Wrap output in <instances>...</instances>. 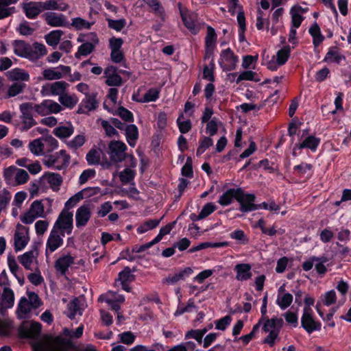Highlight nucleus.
<instances>
[{"label":"nucleus","instance_id":"f257e3e1","mask_svg":"<svg viewBox=\"0 0 351 351\" xmlns=\"http://www.w3.org/2000/svg\"><path fill=\"white\" fill-rule=\"evenodd\" d=\"M70 162V156L64 149L54 154H45L43 164L48 167L62 170L66 168Z\"/></svg>","mask_w":351,"mask_h":351},{"label":"nucleus","instance_id":"f03ea898","mask_svg":"<svg viewBox=\"0 0 351 351\" xmlns=\"http://www.w3.org/2000/svg\"><path fill=\"white\" fill-rule=\"evenodd\" d=\"M283 319L282 318H272L267 319L263 325V330L266 332H269L267 337L265 339L264 342L273 346L275 339L278 337L280 330L283 325Z\"/></svg>","mask_w":351,"mask_h":351},{"label":"nucleus","instance_id":"7ed1b4c3","mask_svg":"<svg viewBox=\"0 0 351 351\" xmlns=\"http://www.w3.org/2000/svg\"><path fill=\"white\" fill-rule=\"evenodd\" d=\"M237 201L240 204V210L247 213L261 208V205L254 204L256 197L254 194L245 193L241 188H237Z\"/></svg>","mask_w":351,"mask_h":351},{"label":"nucleus","instance_id":"20e7f679","mask_svg":"<svg viewBox=\"0 0 351 351\" xmlns=\"http://www.w3.org/2000/svg\"><path fill=\"white\" fill-rule=\"evenodd\" d=\"M52 229L59 232H65L71 234L73 230V213L63 209L59 215Z\"/></svg>","mask_w":351,"mask_h":351},{"label":"nucleus","instance_id":"39448f33","mask_svg":"<svg viewBox=\"0 0 351 351\" xmlns=\"http://www.w3.org/2000/svg\"><path fill=\"white\" fill-rule=\"evenodd\" d=\"M126 145L121 141H112L108 144V154L111 160L120 162L126 158Z\"/></svg>","mask_w":351,"mask_h":351},{"label":"nucleus","instance_id":"423d86ee","mask_svg":"<svg viewBox=\"0 0 351 351\" xmlns=\"http://www.w3.org/2000/svg\"><path fill=\"white\" fill-rule=\"evenodd\" d=\"M19 109L21 113V119L22 130L27 131L37 124L32 116V103L26 102L20 105Z\"/></svg>","mask_w":351,"mask_h":351},{"label":"nucleus","instance_id":"0eeeda50","mask_svg":"<svg viewBox=\"0 0 351 351\" xmlns=\"http://www.w3.org/2000/svg\"><path fill=\"white\" fill-rule=\"evenodd\" d=\"M45 207L41 201L36 200L23 217L21 221L25 224L32 223L36 218L44 216Z\"/></svg>","mask_w":351,"mask_h":351},{"label":"nucleus","instance_id":"6e6552de","mask_svg":"<svg viewBox=\"0 0 351 351\" xmlns=\"http://www.w3.org/2000/svg\"><path fill=\"white\" fill-rule=\"evenodd\" d=\"M237 62L238 57L234 55L230 48L221 51L219 64L223 71H232L235 69Z\"/></svg>","mask_w":351,"mask_h":351},{"label":"nucleus","instance_id":"1a4fd4ad","mask_svg":"<svg viewBox=\"0 0 351 351\" xmlns=\"http://www.w3.org/2000/svg\"><path fill=\"white\" fill-rule=\"evenodd\" d=\"M69 86V84L64 81H57L51 84H48L42 86L41 94L43 96L58 95L62 96Z\"/></svg>","mask_w":351,"mask_h":351},{"label":"nucleus","instance_id":"9d476101","mask_svg":"<svg viewBox=\"0 0 351 351\" xmlns=\"http://www.w3.org/2000/svg\"><path fill=\"white\" fill-rule=\"evenodd\" d=\"M64 237V232H59L55 229H51L46 243V254L47 255L49 252L52 253L61 247L63 245Z\"/></svg>","mask_w":351,"mask_h":351},{"label":"nucleus","instance_id":"9b49d317","mask_svg":"<svg viewBox=\"0 0 351 351\" xmlns=\"http://www.w3.org/2000/svg\"><path fill=\"white\" fill-rule=\"evenodd\" d=\"M71 69L69 66L60 65L56 68L45 69L43 71V78L46 80L62 79L66 74H69Z\"/></svg>","mask_w":351,"mask_h":351},{"label":"nucleus","instance_id":"f8f14e48","mask_svg":"<svg viewBox=\"0 0 351 351\" xmlns=\"http://www.w3.org/2000/svg\"><path fill=\"white\" fill-rule=\"evenodd\" d=\"M312 310L309 307H304L303 315L301 319L302 326L308 333L321 328V324L314 320L311 315Z\"/></svg>","mask_w":351,"mask_h":351},{"label":"nucleus","instance_id":"ddd939ff","mask_svg":"<svg viewBox=\"0 0 351 351\" xmlns=\"http://www.w3.org/2000/svg\"><path fill=\"white\" fill-rule=\"evenodd\" d=\"M91 217V209L90 204L80 206L75 213V225L80 228L87 225Z\"/></svg>","mask_w":351,"mask_h":351},{"label":"nucleus","instance_id":"4468645a","mask_svg":"<svg viewBox=\"0 0 351 351\" xmlns=\"http://www.w3.org/2000/svg\"><path fill=\"white\" fill-rule=\"evenodd\" d=\"M29 240L28 230L24 226H18L14 233V248L16 251L23 250Z\"/></svg>","mask_w":351,"mask_h":351},{"label":"nucleus","instance_id":"2eb2a0df","mask_svg":"<svg viewBox=\"0 0 351 351\" xmlns=\"http://www.w3.org/2000/svg\"><path fill=\"white\" fill-rule=\"evenodd\" d=\"M43 16L46 23L51 27H65L69 24L65 16L62 14L49 12Z\"/></svg>","mask_w":351,"mask_h":351},{"label":"nucleus","instance_id":"dca6fc26","mask_svg":"<svg viewBox=\"0 0 351 351\" xmlns=\"http://www.w3.org/2000/svg\"><path fill=\"white\" fill-rule=\"evenodd\" d=\"M47 53V49L43 44L35 43L32 45H29L25 58L35 61L46 55Z\"/></svg>","mask_w":351,"mask_h":351},{"label":"nucleus","instance_id":"f3484780","mask_svg":"<svg viewBox=\"0 0 351 351\" xmlns=\"http://www.w3.org/2000/svg\"><path fill=\"white\" fill-rule=\"evenodd\" d=\"M97 95L95 93H91L87 95L85 98L82 101L77 112L85 113L93 110H95L98 106V102L96 99Z\"/></svg>","mask_w":351,"mask_h":351},{"label":"nucleus","instance_id":"a211bd4d","mask_svg":"<svg viewBox=\"0 0 351 351\" xmlns=\"http://www.w3.org/2000/svg\"><path fill=\"white\" fill-rule=\"evenodd\" d=\"M51 347L53 351H71L74 349L72 341L62 337H56L52 341Z\"/></svg>","mask_w":351,"mask_h":351},{"label":"nucleus","instance_id":"6ab92c4d","mask_svg":"<svg viewBox=\"0 0 351 351\" xmlns=\"http://www.w3.org/2000/svg\"><path fill=\"white\" fill-rule=\"evenodd\" d=\"M39 5L44 10H60L65 11L69 9V5L62 0H47L39 1Z\"/></svg>","mask_w":351,"mask_h":351},{"label":"nucleus","instance_id":"aec40b11","mask_svg":"<svg viewBox=\"0 0 351 351\" xmlns=\"http://www.w3.org/2000/svg\"><path fill=\"white\" fill-rule=\"evenodd\" d=\"M74 263V258L71 255H65L58 258L55 262V268L61 275H65L69 267Z\"/></svg>","mask_w":351,"mask_h":351},{"label":"nucleus","instance_id":"412c9836","mask_svg":"<svg viewBox=\"0 0 351 351\" xmlns=\"http://www.w3.org/2000/svg\"><path fill=\"white\" fill-rule=\"evenodd\" d=\"M91 35L93 36L91 39L92 43L86 42L81 45L78 47L77 52L75 55L76 58H80L81 56H86L90 54L94 50L95 45L98 44L99 39L97 36L94 34H91Z\"/></svg>","mask_w":351,"mask_h":351},{"label":"nucleus","instance_id":"4be33fe9","mask_svg":"<svg viewBox=\"0 0 351 351\" xmlns=\"http://www.w3.org/2000/svg\"><path fill=\"white\" fill-rule=\"evenodd\" d=\"M38 254L37 248L34 247V249L19 256V261L26 269L32 270V264L36 260Z\"/></svg>","mask_w":351,"mask_h":351},{"label":"nucleus","instance_id":"5701e85b","mask_svg":"<svg viewBox=\"0 0 351 351\" xmlns=\"http://www.w3.org/2000/svg\"><path fill=\"white\" fill-rule=\"evenodd\" d=\"M180 15L182 21L189 29L194 30L195 28V21L197 19V15L193 12H189L187 10H184L181 7V4H178Z\"/></svg>","mask_w":351,"mask_h":351},{"label":"nucleus","instance_id":"b1692460","mask_svg":"<svg viewBox=\"0 0 351 351\" xmlns=\"http://www.w3.org/2000/svg\"><path fill=\"white\" fill-rule=\"evenodd\" d=\"M8 78L10 81H17V82H28L29 75L23 69L15 68L6 73Z\"/></svg>","mask_w":351,"mask_h":351},{"label":"nucleus","instance_id":"393cba45","mask_svg":"<svg viewBox=\"0 0 351 351\" xmlns=\"http://www.w3.org/2000/svg\"><path fill=\"white\" fill-rule=\"evenodd\" d=\"M234 270L237 271L236 279L238 280H247L252 277L251 265L249 264H237L234 267Z\"/></svg>","mask_w":351,"mask_h":351},{"label":"nucleus","instance_id":"a878e982","mask_svg":"<svg viewBox=\"0 0 351 351\" xmlns=\"http://www.w3.org/2000/svg\"><path fill=\"white\" fill-rule=\"evenodd\" d=\"M193 273L191 267H186L183 270L173 275H169L168 277L162 280V282L167 285H173L180 280H184L186 276H190Z\"/></svg>","mask_w":351,"mask_h":351},{"label":"nucleus","instance_id":"bb28decb","mask_svg":"<svg viewBox=\"0 0 351 351\" xmlns=\"http://www.w3.org/2000/svg\"><path fill=\"white\" fill-rule=\"evenodd\" d=\"M39 1L38 2H29L24 4L23 10L25 13V15L27 18L34 19L37 17V16L43 12V9L41 6L39 5Z\"/></svg>","mask_w":351,"mask_h":351},{"label":"nucleus","instance_id":"cd10ccee","mask_svg":"<svg viewBox=\"0 0 351 351\" xmlns=\"http://www.w3.org/2000/svg\"><path fill=\"white\" fill-rule=\"evenodd\" d=\"M124 131L128 143L134 147L138 138V128L134 124H130L125 127Z\"/></svg>","mask_w":351,"mask_h":351},{"label":"nucleus","instance_id":"c85d7f7f","mask_svg":"<svg viewBox=\"0 0 351 351\" xmlns=\"http://www.w3.org/2000/svg\"><path fill=\"white\" fill-rule=\"evenodd\" d=\"M43 178L47 181L53 191H58L62 183V178L58 173H47L43 176Z\"/></svg>","mask_w":351,"mask_h":351},{"label":"nucleus","instance_id":"c756f323","mask_svg":"<svg viewBox=\"0 0 351 351\" xmlns=\"http://www.w3.org/2000/svg\"><path fill=\"white\" fill-rule=\"evenodd\" d=\"M18 0H0V19L10 16L14 11V7H10L16 3Z\"/></svg>","mask_w":351,"mask_h":351},{"label":"nucleus","instance_id":"7c9ffc66","mask_svg":"<svg viewBox=\"0 0 351 351\" xmlns=\"http://www.w3.org/2000/svg\"><path fill=\"white\" fill-rule=\"evenodd\" d=\"M320 143V139L318 138H316L314 136H309L307 138H306L302 143L300 145H295V147L293 149V154L295 155V149L296 147H298L299 149H303V148H308L312 151H315L317 146L319 145Z\"/></svg>","mask_w":351,"mask_h":351},{"label":"nucleus","instance_id":"2f4dec72","mask_svg":"<svg viewBox=\"0 0 351 351\" xmlns=\"http://www.w3.org/2000/svg\"><path fill=\"white\" fill-rule=\"evenodd\" d=\"M217 40V34L215 29L208 26L207 27V34L205 38L206 52L212 53L215 46V42Z\"/></svg>","mask_w":351,"mask_h":351},{"label":"nucleus","instance_id":"473e14b6","mask_svg":"<svg viewBox=\"0 0 351 351\" xmlns=\"http://www.w3.org/2000/svg\"><path fill=\"white\" fill-rule=\"evenodd\" d=\"M32 308H33V306L29 302V300L25 297L21 298L17 309L19 317L25 319L26 315L31 311Z\"/></svg>","mask_w":351,"mask_h":351},{"label":"nucleus","instance_id":"72a5a7b5","mask_svg":"<svg viewBox=\"0 0 351 351\" xmlns=\"http://www.w3.org/2000/svg\"><path fill=\"white\" fill-rule=\"evenodd\" d=\"M102 151L92 148L86 154V158L89 165H98L101 162V156Z\"/></svg>","mask_w":351,"mask_h":351},{"label":"nucleus","instance_id":"f704fd0d","mask_svg":"<svg viewBox=\"0 0 351 351\" xmlns=\"http://www.w3.org/2000/svg\"><path fill=\"white\" fill-rule=\"evenodd\" d=\"M146 3L152 8L154 12L158 16L162 21H165V9L158 0H146Z\"/></svg>","mask_w":351,"mask_h":351},{"label":"nucleus","instance_id":"c9c22d12","mask_svg":"<svg viewBox=\"0 0 351 351\" xmlns=\"http://www.w3.org/2000/svg\"><path fill=\"white\" fill-rule=\"evenodd\" d=\"M63 31L60 29L53 30L45 35V38L49 45L56 47L59 43L61 36L63 35Z\"/></svg>","mask_w":351,"mask_h":351},{"label":"nucleus","instance_id":"e433bc0d","mask_svg":"<svg viewBox=\"0 0 351 351\" xmlns=\"http://www.w3.org/2000/svg\"><path fill=\"white\" fill-rule=\"evenodd\" d=\"M237 189H230L221 195L218 202L221 206H228L232 202L233 198L237 199Z\"/></svg>","mask_w":351,"mask_h":351},{"label":"nucleus","instance_id":"4c0bfd02","mask_svg":"<svg viewBox=\"0 0 351 351\" xmlns=\"http://www.w3.org/2000/svg\"><path fill=\"white\" fill-rule=\"evenodd\" d=\"M58 101L64 107L71 109L77 104L78 98L75 95L65 93L62 96L59 97Z\"/></svg>","mask_w":351,"mask_h":351},{"label":"nucleus","instance_id":"58836bf2","mask_svg":"<svg viewBox=\"0 0 351 351\" xmlns=\"http://www.w3.org/2000/svg\"><path fill=\"white\" fill-rule=\"evenodd\" d=\"M2 304L5 308H11L14 305V295L13 291L8 288L5 287L1 295Z\"/></svg>","mask_w":351,"mask_h":351},{"label":"nucleus","instance_id":"ea45409f","mask_svg":"<svg viewBox=\"0 0 351 351\" xmlns=\"http://www.w3.org/2000/svg\"><path fill=\"white\" fill-rule=\"evenodd\" d=\"M73 132L74 128L71 125L69 126H59L53 130L54 135L60 138H69Z\"/></svg>","mask_w":351,"mask_h":351},{"label":"nucleus","instance_id":"a19ab883","mask_svg":"<svg viewBox=\"0 0 351 351\" xmlns=\"http://www.w3.org/2000/svg\"><path fill=\"white\" fill-rule=\"evenodd\" d=\"M25 86V84L23 82H14L8 88L4 98L7 99L16 96L23 91Z\"/></svg>","mask_w":351,"mask_h":351},{"label":"nucleus","instance_id":"79ce46f5","mask_svg":"<svg viewBox=\"0 0 351 351\" xmlns=\"http://www.w3.org/2000/svg\"><path fill=\"white\" fill-rule=\"evenodd\" d=\"M293 302V295L289 293H285L282 294L278 293V298L276 300L277 304L282 310L286 309L289 307Z\"/></svg>","mask_w":351,"mask_h":351},{"label":"nucleus","instance_id":"37998d69","mask_svg":"<svg viewBox=\"0 0 351 351\" xmlns=\"http://www.w3.org/2000/svg\"><path fill=\"white\" fill-rule=\"evenodd\" d=\"M13 45L14 53L19 56L25 58L30 45L23 40H15Z\"/></svg>","mask_w":351,"mask_h":351},{"label":"nucleus","instance_id":"c03bdc74","mask_svg":"<svg viewBox=\"0 0 351 351\" xmlns=\"http://www.w3.org/2000/svg\"><path fill=\"white\" fill-rule=\"evenodd\" d=\"M44 147L45 144L40 138L34 139L29 144V149L30 152L36 156L45 154H44Z\"/></svg>","mask_w":351,"mask_h":351},{"label":"nucleus","instance_id":"a18cd8bd","mask_svg":"<svg viewBox=\"0 0 351 351\" xmlns=\"http://www.w3.org/2000/svg\"><path fill=\"white\" fill-rule=\"evenodd\" d=\"M309 33L313 38V45L317 47L324 40V37L322 35L320 28L317 23H315L309 29Z\"/></svg>","mask_w":351,"mask_h":351},{"label":"nucleus","instance_id":"49530a36","mask_svg":"<svg viewBox=\"0 0 351 351\" xmlns=\"http://www.w3.org/2000/svg\"><path fill=\"white\" fill-rule=\"evenodd\" d=\"M68 312L67 316L73 319L75 318L76 315H82V309L79 306V301L77 299H75L67 305Z\"/></svg>","mask_w":351,"mask_h":351},{"label":"nucleus","instance_id":"de8ad7c7","mask_svg":"<svg viewBox=\"0 0 351 351\" xmlns=\"http://www.w3.org/2000/svg\"><path fill=\"white\" fill-rule=\"evenodd\" d=\"M136 175L134 170L130 168H125L123 171L119 173V179L122 184H126L133 181Z\"/></svg>","mask_w":351,"mask_h":351},{"label":"nucleus","instance_id":"09e8293b","mask_svg":"<svg viewBox=\"0 0 351 351\" xmlns=\"http://www.w3.org/2000/svg\"><path fill=\"white\" fill-rule=\"evenodd\" d=\"M299 10H302L300 6L293 7L291 10V23L294 28H298L303 21V17L298 13Z\"/></svg>","mask_w":351,"mask_h":351},{"label":"nucleus","instance_id":"8fccbe9b","mask_svg":"<svg viewBox=\"0 0 351 351\" xmlns=\"http://www.w3.org/2000/svg\"><path fill=\"white\" fill-rule=\"evenodd\" d=\"M290 47L286 46L277 52L276 62L278 65H283L287 61L290 56Z\"/></svg>","mask_w":351,"mask_h":351},{"label":"nucleus","instance_id":"3c124183","mask_svg":"<svg viewBox=\"0 0 351 351\" xmlns=\"http://www.w3.org/2000/svg\"><path fill=\"white\" fill-rule=\"evenodd\" d=\"M41 331V324L38 322H32L25 331V336L28 338L36 339Z\"/></svg>","mask_w":351,"mask_h":351},{"label":"nucleus","instance_id":"603ef678","mask_svg":"<svg viewBox=\"0 0 351 351\" xmlns=\"http://www.w3.org/2000/svg\"><path fill=\"white\" fill-rule=\"evenodd\" d=\"M29 178V174L25 170L18 168L15 174L14 184H23L27 182Z\"/></svg>","mask_w":351,"mask_h":351},{"label":"nucleus","instance_id":"864d4df0","mask_svg":"<svg viewBox=\"0 0 351 351\" xmlns=\"http://www.w3.org/2000/svg\"><path fill=\"white\" fill-rule=\"evenodd\" d=\"M85 190L81 191L70 197L65 203L64 209L68 210L74 207L80 200L84 198L83 193Z\"/></svg>","mask_w":351,"mask_h":351},{"label":"nucleus","instance_id":"5fc2aeb1","mask_svg":"<svg viewBox=\"0 0 351 351\" xmlns=\"http://www.w3.org/2000/svg\"><path fill=\"white\" fill-rule=\"evenodd\" d=\"M159 219H149L144 222L143 225L137 229L138 232L144 233L149 230L154 229L159 225Z\"/></svg>","mask_w":351,"mask_h":351},{"label":"nucleus","instance_id":"6e6d98bb","mask_svg":"<svg viewBox=\"0 0 351 351\" xmlns=\"http://www.w3.org/2000/svg\"><path fill=\"white\" fill-rule=\"evenodd\" d=\"M184 118L183 114H180L177 119V124L178 125V128L180 132L182 134H185L189 132L191 129V122L190 120L184 121L182 120Z\"/></svg>","mask_w":351,"mask_h":351},{"label":"nucleus","instance_id":"4d7b16f0","mask_svg":"<svg viewBox=\"0 0 351 351\" xmlns=\"http://www.w3.org/2000/svg\"><path fill=\"white\" fill-rule=\"evenodd\" d=\"M216 209V206L213 203H207L204 206L202 210L197 216L196 219H203L210 215Z\"/></svg>","mask_w":351,"mask_h":351},{"label":"nucleus","instance_id":"13d9d810","mask_svg":"<svg viewBox=\"0 0 351 351\" xmlns=\"http://www.w3.org/2000/svg\"><path fill=\"white\" fill-rule=\"evenodd\" d=\"M101 125L104 129L106 136L108 137H112L114 136H119V132L115 130L110 121L103 120Z\"/></svg>","mask_w":351,"mask_h":351},{"label":"nucleus","instance_id":"bf43d9fd","mask_svg":"<svg viewBox=\"0 0 351 351\" xmlns=\"http://www.w3.org/2000/svg\"><path fill=\"white\" fill-rule=\"evenodd\" d=\"M45 104L48 114L52 113L56 114L62 110V107L61 106V105H60L56 101L49 99H46Z\"/></svg>","mask_w":351,"mask_h":351},{"label":"nucleus","instance_id":"052dcab7","mask_svg":"<svg viewBox=\"0 0 351 351\" xmlns=\"http://www.w3.org/2000/svg\"><path fill=\"white\" fill-rule=\"evenodd\" d=\"M213 144L212 138L210 137H204L200 142L199 145L197 149L196 154L197 156L202 155L208 147Z\"/></svg>","mask_w":351,"mask_h":351},{"label":"nucleus","instance_id":"680f3d73","mask_svg":"<svg viewBox=\"0 0 351 351\" xmlns=\"http://www.w3.org/2000/svg\"><path fill=\"white\" fill-rule=\"evenodd\" d=\"M107 21L108 27L111 29H115L117 32L121 31L126 25V21L124 19L119 20L108 19Z\"/></svg>","mask_w":351,"mask_h":351},{"label":"nucleus","instance_id":"e2e57ef3","mask_svg":"<svg viewBox=\"0 0 351 351\" xmlns=\"http://www.w3.org/2000/svg\"><path fill=\"white\" fill-rule=\"evenodd\" d=\"M117 114L125 121L133 122L134 117L132 113L125 108L121 106L117 110Z\"/></svg>","mask_w":351,"mask_h":351},{"label":"nucleus","instance_id":"0e129e2a","mask_svg":"<svg viewBox=\"0 0 351 351\" xmlns=\"http://www.w3.org/2000/svg\"><path fill=\"white\" fill-rule=\"evenodd\" d=\"M46 145V154L53 152L58 146V141L51 136H48L44 139Z\"/></svg>","mask_w":351,"mask_h":351},{"label":"nucleus","instance_id":"69168bd1","mask_svg":"<svg viewBox=\"0 0 351 351\" xmlns=\"http://www.w3.org/2000/svg\"><path fill=\"white\" fill-rule=\"evenodd\" d=\"M134 276L131 274V269L129 267H125L124 269L119 274V280L121 282H128L134 280Z\"/></svg>","mask_w":351,"mask_h":351},{"label":"nucleus","instance_id":"338daca9","mask_svg":"<svg viewBox=\"0 0 351 351\" xmlns=\"http://www.w3.org/2000/svg\"><path fill=\"white\" fill-rule=\"evenodd\" d=\"M71 25L75 27L77 29H90L91 27V23L85 21L84 19L77 17L75 18L72 20Z\"/></svg>","mask_w":351,"mask_h":351},{"label":"nucleus","instance_id":"774afa93","mask_svg":"<svg viewBox=\"0 0 351 351\" xmlns=\"http://www.w3.org/2000/svg\"><path fill=\"white\" fill-rule=\"evenodd\" d=\"M215 64L213 61L210 63L208 66H205L203 70V78L211 82L215 80L213 74Z\"/></svg>","mask_w":351,"mask_h":351}]
</instances>
